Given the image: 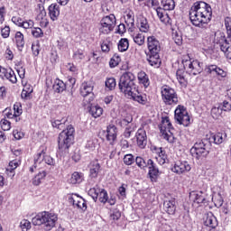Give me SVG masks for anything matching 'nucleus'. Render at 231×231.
<instances>
[{
	"label": "nucleus",
	"mask_w": 231,
	"mask_h": 231,
	"mask_svg": "<svg viewBox=\"0 0 231 231\" xmlns=\"http://www.w3.org/2000/svg\"><path fill=\"white\" fill-rule=\"evenodd\" d=\"M134 74L132 72H125L119 80V89L128 98H132L134 102L145 106L147 104V96L140 94L138 87L134 84Z\"/></svg>",
	"instance_id": "obj_1"
},
{
	"label": "nucleus",
	"mask_w": 231,
	"mask_h": 231,
	"mask_svg": "<svg viewBox=\"0 0 231 231\" xmlns=\"http://www.w3.org/2000/svg\"><path fill=\"white\" fill-rule=\"evenodd\" d=\"M189 19L193 26L201 28L212 19V7L205 2H196L189 10Z\"/></svg>",
	"instance_id": "obj_2"
},
{
	"label": "nucleus",
	"mask_w": 231,
	"mask_h": 231,
	"mask_svg": "<svg viewBox=\"0 0 231 231\" xmlns=\"http://www.w3.org/2000/svg\"><path fill=\"white\" fill-rule=\"evenodd\" d=\"M58 219L59 217L54 213L43 211L32 217V223L35 226L42 225L44 230L50 231L55 228V223H57Z\"/></svg>",
	"instance_id": "obj_3"
},
{
	"label": "nucleus",
	"mask_w": 231,
	"mask_h": 231,
	"mask_svg": "<svg viewBox=\"0 0 231 231\" xmlns=\"http://www.w3.org/2000/svg\"><path fill=\"white\" fill-rule=\"evenodd\" d=\"M33 162V165L29 169L30 172H35L36 171L42 169L45 164L51 166L55 165V161L53 158H51L50 155H46V148L44 146H42L38 152L34 155Z\"/></svg>",
	"instance_id": "obj_4"
},
{
	"label": "nucleus",
	"mask_w": 231,
	"mask_h": 231,
	"mask_svg": "<svg viewBox=\"0 0 231 231\" xmlns=\"http://www.w3.org/2000/svg\"><path fill=\"white\" fill-rule=\"evenodd\" d=\"M74 134L75 128H73L71 125H69L67 129L63 130L59 134L58 147L60 152H68L69 147H71V144L73 143V139L75 138L73 135Z\"/></svg>",
	"instance_id": "obj_5"
},
{
	"label": "nucleus",
	"mask_w": 231,
	"mask_h": 231,
	"mask_svg": "<svg viewBox=\"0 0 231 231\" xmlns=\"http://www.w3.org/2000/svg\"><path fill=\"white\" fill-rule=\"evenodd\" d=\"M162 8L157 7L155 9L156 14L159 17L161 23L166 26H172V19L165 12H171L176 8V2L174 0H162Z\"/></svg>",
	"instance_id": "obj_6"
},
{
	"label": "nucleus",
	"mask_w": 231,
	"mask_h": 231,
	"mask_svg": "<svg viewBox=\"0 0 231 231\" xmlns=\"http://www.w3.org/2000/svg\"><path fill=\"white\" fill-rule=\"evenodd\" d=\"M182 65L189 75H199L203 71V63L199 62L198 60L190 58L189 55H184L182 57Z\"/></svg>",
	"instance_id": "obj_7"
},
{
	"label": "nucleus",
	"mask_w": 231,
	"mask_h": 231,
	"mask_svg": "<svg viewBox=\"0 0 231 231\" xmlns=\"http://www.w3.org/2000/svg\"><path fill=\"white\" fill-rule=\"evenodd\" d=\"M162 97L164 104L166 106H176L178 105V94H176V90L174 88L165 85L162 88Z\"/></svg>",
	"instance_id": "obj_8"
},
{
	"label": "nucleus",
	"mask_w": 231,
	"mask_h": 231,
	"mask_svg": "<svg viewBox=\"0 0 231 231\" xmlns=\"http://www.w3.org/2000/svg\"><path fill=\"white\" fill-rule=\"evenodd\" d=\"M115 26H116V17H115V14L106 15L100 21L99 33L107 35L115 30Z\"/></svg>",
	"instance_id": "obj_9"
},
{
	"label": "nucleus",
	"mask_w": 231,
	"mask_h": 231,
	"mask_svg": "<svg viewBox=\"0 0 231 231\" xmlns=\"http://www.w3.org/2000/svg\"><path fill=\"white\" fill-rule=\"evenodd\" d=\"M161 133H162V136L164 140H167L169 143H173L174 135L172 131L174 128L172 127V124L168 116L162 117V124L160 125Z\"/></svg>",
	"instance_id": "obj_10"
},
{
	"label": "nucleus",
	"mask_w": 231,
	"mask_h": 231,
	"mask_svg": "<svg viewBox=\"0 0 231 231\" xmlns=\"http://www.w3.org/2000/svg\"><path fill=\"white\" fill-rule=\"evenodd\" d=\"M174 113L175 121L180 124V125H183L184 127L190 125V116H189V112H187L185 106L179 105Z\"/></svg>",
	"instance_id": "obj_11"
},
{
	"label": "nucleus",
	"mask_w": 231,
	"mask_h": 231,
	"mask_svg": "<svg viewBox=\"0 0 231 231\" xmlns=\"http://www.w3.org/2000/svg\"><path fill=\"white\" fill-rule=\"evenodd\" d=\"M133 116H128L125 118L121 119L118 124L121 127H126L125 130V138H130L131 134L136 131V125L132 124ZM128 125V126H127Z\"/></svg>",
	"instance_id": "obj_12"
},
{
	"label": "nucleus",
	"mask_w": 231,
	"mask_h": 231,
	"mask_svg": "<svg viewBox=\"0 0 231 231\" xmlns=\"http://www.w3.org/2000/svg\"><path fill=\"white\" fill-rule=\"evenodd\" d=\"M190 153L192 154L193 158L199 160L201 156H207L208 152L207 151L205 143H203V141H199L190 149Z\"/></svg>",
	"instance_id": "obj_13"
},
{
	"label": "nucleus",
	"mask_w": 231,
	"mask_h": 231,
	"mask_svg": "<svg viewBox=\"0 0 231 231\" xmlns=\"http://www.w3.org/2000/svg\"><path fill=\"white\" fill-rule=\"evenodd\" d=\"M68 201L69 203L73 205V207H75L76 208H79L80 210H87L88 208L86 199L77 194L69 195Z\"/></svg>",
	"instance_id": "obj_14"
},
{
	"label": "nucleus",
	"mask_w": 231,
	"mask_h": 231,
	"mask_svg": "<svg viewBox=\"0 0 231 231\" xmlns=\"http://www.w3.org/2000/svg\"><path fill=\"white\" fill-rule=\"evenodd\" d=\"M191 169L190 164L187 161H176L171 171L175 174H185V172H189Z\"/></svg>",
	"instance_id": "obj_15"
},
{
	"label": "nucleus",
	"mask_w": 231,
	"mask_h": 231,
	"mask_svg": "<svg viewBox=\"0 0 231 231\" xmlns=\"http://www.w3.org/2000/svg\"><path fill=\"white\" fill-rule=\"evenodd\" d=\"M148 53H160L162 51V46L160 41L154 36H149L147 38Z\"/></svg>",
	"instance_id": "obj_16"
},
{
	"label": "nucleus",
	"mask_w": 231,
	"mask_h": 231,
	"mask_svg": "<svg viewBox=\"0 0 231 231\" xmlns=\"http://www.w3.org/2000/svg\"><path fill=\"white\" fill-rule=\"evenodd\" d=\"M207 69L208 73H210V75H216L218 80L226 79V76L228 75L226 71L219 68L217 65H208Z\"/></svg>",
	"instance_id": "obj_17"
},
{
	"label": "nucleus",
	"mask_w": 231,
	"mask_h": 231,
	"mask_svg": "<svg viewBox=\"0 0 231 231\" xmlns=\"http://www.w3.org/2000/svg\"><path fill=\"white\" fill-rule=\"evenodd\" d=\"M135 136L138 147L145 149L147 145V133L143 128H139Z\"/></svg>",
	"instance_id": "obj_18"
},
{
	"label": "nucleus",
	"mask_w": 231,
	"mask_h": 231,
	"mask_svg": "<svg viewBox=\"0 0 231 231\" xmlns=\"http://www.w3.org/2000/svg\"><path fill=\"white\" fill-rule=\"evenodd\" d=\"M204 225L205 226H208V228H211L214 230L218 225L217 218L216 216H214L213 212H208L205 214L204 216Z\"/></svg>",
	"instance_id": "obj_19"
},
{
	"label": "nucleus",
	"mask_w": 231,
	"mask_h": 231,
	"mask_svg": "<svg viewBox=\"0 0 231 231\" xmlns=\"http://www.w3.org/2000/svg\"><path fill=\"white\" fill-rule=\"evenodd\" d=\"M148 169H149V176L152 180V181H156L159 174L160 170L156 166V163H154L153 160L149 159L147 162Z\"/></svg>",
	"instance_id": "obj_20"
},
{
	"label": "nucleus",
	"mask_w": 231,
	"mask_h": 231,
	"mask_svg": "<svg viewBox=\"0 0 231 231\" xmlns=\"http://www.w3.org/2000/svg\"><path fill=\"white\" fill-rule=\"evenodd\" d=\"M147 61L149 62L150 66L153 68H160L162 64V60H160V52H147Z\"/></svg>",
	"instance_id": "obj_21"
},
{
	"label": "nucleus",
	"mask_w": 231,
	"mask_h": 231,
	"mask_svg": "<svg viewBox=\"0 0 231 231\" xmlns=\"http://www.w3.org/2000/svg\"><path fill=\"white\" fill-rule=\"evenodd\" d=\"M116 126L115 125H109L106 128V140L110 145H113L116 141Z\"/></svg>",
	"instance_id": "obj_22"
},
{
	"label": "nucleus",
	"mask_w": 231,
	"mask_h": 231,
	"mask_svg": "<svg viewBox=\"0 0 231 231\" xmlns=\"http://www.w3.org/2000/svg\"><path fill=\"white\" fill-rule=\"evenodd\" d=\"M155 151L157 154L155 158L159 165H165V163H169V158L167 157V153L165 152V151H163L162 148H156Z\"/></svg>",
	"instance_id": "obj_23"
},
{
	"label": "nucleus",
	"mask_w": 231,
	"mask_h": 231,
	"mask_svg": "<svg viewBox=\"0 0 231 231\" xmlns=\"http://www.w3.org/2000/svg\"><path fill=\"white\" fill-rule=\"evenodd\" d=\"M163 208L167 214L173 216L176 212V199H171L170 200H165L163 203Z\"/></svg>",
	"instance_id": "obj_24"
},
{
	"label": "nucleus",
	"mask_w": 231,
	"mask_h": 231,
	"mask_svg": "<svg viewBox=\"0 0 231 231\" xmlns=\"http://www.w3.org/2000/svg\"><path fill=\"white\" fill-rule=\"evenodd\" d=\"M49 14L51 21H57V19H59V15H60V6L57 4H51L49 6Z\"/></svg>",
	"instance_id": "obj_25"
},
{
	"label": "nucleus",
	"mask_w": 231,
	"mask_h": 231,
	"mask_svg": "<svg viewBox=\"0 0 231 231\" xmlns=\"http://www.w3.org/2000/svg\"><path fill=\"white\" fill-rule=\"evenodd\" d=\"M214 42L216 44H219L220 49L222 47L225 46V44L230 42V40L226 37H225V33L221 32H217L215 33V37H214Z\"/></svg>",
	"instance_id": "obj_26"
},
{
	"label": "nucleus",
	"mask_w": 231,
	"mask_h": 231,
	"mask_svg": "<svg viewBox=\"0 0 231 231\" xmlns=\"http://www.w3.org/2000/svg\"><path fill=\"white\" fill-rule=\"evenodd\" d=\"M210 142H214L217 145H221L223 142L226 141V133H217V134H212L209 137Z\"/></svg>",
	"instance_id": "obj_27"
},
{
	"label": "nucleus",
	"mask_w": 231,
	"mask_h": 231,
	"mask_svg": "<svg viewBox=\"0 0 231 231\" xmlns=\"http://www.w3.org/2000/svg\"><path fill=\"white\" fill-rule=\"evenodd\" d=\"M137 79L139 81V84L143 86V88H147L149 86H151V80L149 79V76L144 71H140L137 74Z\"/></svg>",
	"instance_id": "obj_28"
},
{
	"label": "nucleus",
	"mask_w": 231,
	"mask_h": 231,
	"mask_svg": "<svg viewBox=\"0 0 231 231\" xmlns=\"http://www.w3.org/2000/svg\"><path fill=\"white\" fill-rule=\"evenodd\" d=\"M82 181H84V174L79 171H74L69 180V183H71V185H77V183H82Z\"/></svg>",
	"instance_id": "obj_29"
},
{
	"label": "nucleus",
	"mask_w": 231,
	"mask_h": 231,
	"mask_svg": "<svg viewBox=\"0 0 231 231\" xmlns=\"http://www.w3.org/2000/svg\"><path fill=\"white\" fill-rule=\"evenodd\" d=\"M93 93V85L89 82H83L80 87V95L88 97Z\"/></svg>",
	"instance_id": "obj_30"
},
{
	"label": "nucleus",
	"mask_w": 231,
	"mask_h": 231,
	"mask_svg": "<svg viewBox=\"0 0 231 231\" xmlns=\"http://www.w3.org/2000/svg\"><path fill=\"white\" fill-rule=\"evenodd\" d=\"M189 198L194 203H203L205 201V197H203V192L201 191H192L189 193Z\"/></svg>",
	"instance_id": "obj_31"
},
{
	"label": "nucleus",
	"mask_w": 231,
	"mask_h": 231,
	"mask_svg": "<svg viewBox=\"0 0 231 231\" xmlns=\"http://www.w3.org/2000/svg\"><path fill=\"white\" fill-rule=\"evenodd\" d=\"M16 46L20 51H23V48H24V34L21 32H16L14 35Z\"/></svg>",
	"instance_id": "obj_32"
},
{
	"label": "nucleus",
	"mask_w": 231,
	"mask_h": 231,
	"mask_svg": "<svg viewBox=\"0 0 231 231\" xmlns=\"http://www.w3.org/2000/svg\"><path fill=\"white\" fill-rule=\"evenodd\" d=\"M125 23L128 26L129 30H133L134 28V13L129 11L125 15Z\"/></svg>",
	"instance_id": "obj_33"
},
{
	"label": "nucleus",
	"mask_w": 231,
	"mask_h": 231,
	"mask_svg": "<svg viewBox=\"0 0 231 231\" xmlns=\"http://www.w3.org/2000/svg\"><path fill=\"white\" fill-rule=\"evenodd\" d=\"M52 88L55 93H62L66 90V83L60 79H55Z\"/></svg>",
	"instance_id": "obj_34"
},
{
	"label": "nucleus",
	"mask_w": 231,
	"mask_h": 231,
	"mask_svg": "<svg viewBox=\"0 0 231 231\" xmlns=\"http://www.w3.org/2000/svg\"><path fill=\"white\" fill-rule=\"evenodd\" d=\"M100 172V163L98 161H94L90 162V176L92 178H97Z\"/></svg>",
	"instance_id": "obj_35"
},
{
	"label": "nucleus",
	"mask_w": 231,
	"mask_h": 231,
	"mask_svg": "<svg viewBox=\"0 0 231 231\" xmlns=\"http://www.w3.org/2000/svg\"><path fill=\"white\" fill-rule=\"evenodd\" d=\"M221 115H223V109L221 108V104H217L211 108V116L215 120H217V118H219Z\"/></svg>",
	"instance_id": "obj_36"
},
{
	"label": "nucleus",
	"mask_w": 231,
	"mask_h": 231,
	"mask_svg": "<svg viewBox=\"0 0 231 231\" xmlns=\"http://www.w3.org/2000/svg\"><path fill=\"white\" fill-rule=\"evenodd\" d=\"M5 79L12 82V84L17 83V76H15V72L12 69H6Z\"/></svg>",
	"instance_id": "obj_37"
},
{
	"label": "nucleus",
	"mask_w": 231,
	"mask_h": 231,
	"mask_svg": "<svg viewBox=\"0 0 231 231\" xmlns=\"http://www.w3.org/2000/svg\"><path fill=\"white\" fill-rule=\"evenodd\" d=\"M89 113L90 115H92L94 118H98V116H102V113H104V109H102V107L98 106H90Z\"/></svg>",
	"instance_id": "obj_38"
},
{
	"label": "nucleus",
	"mask_w": 231,
	"mask_h": 231,
	"mask_svg": "<svg viewBox=\"0 0 231 231\" xmlns=\"http://www.w3.org/2000/svg\"><path fill=\"white\" fill-rule=\"evenodd\" d=\"M119 51L124 52L129 50V40L127 38H122L117 44Z\"/></svg>",
	"instance_id": "obj_39"
},
{
	"label": "nucleus",
	"mask_w": 231,
	"mask_h": 231,
	"mask_svg": "<svg viewBox=\"0 0 231 231\" xmlns=\"http://www.w3.org/2000/svg\"><path fill=\"white\" fill-rule=\"evenodd\" d=\"M176 77L180 86H187V79H185V70L178 69L176 72Z\"/></svg>",
	"instance_id": "obj_40"
},
{
	"label": "nucleus",
	"mask_w": 231,
	"mask_h": 231,
	"mask_svg": "<svg viewBox=\"0 0 231 231\" xmlns=\"http://www.w3.org/2000/svg\"><path fill=\"white\" fill-rule=\"evenodd\" d=\"M46 178V171H40L35 177L32 179V184L38 186L41 185L42 180Z\"/></svg>",
	"instance_id": "obj_41"
},
{
	"label": "nucleus",
	"mask_w": 231,
	"mask_h": 231,
	"mask_svg": "<svg viewBox=\"0 0 231 231\" xmlns=\"http://www.w3.org/2000/svg\"><path fill=\"white\" fill-rule=\"evenodd\" d=\"M138 28L140 32H143V33H147L149 32V23L147 22V19L143 18L139 21Z\"/></svg>",
	"instance_id": "obj_42"
},
{
	"label": "nucleus",
	"mask_w": 231,
	"mask_h": 231,
	"mask_svg": "<svg viewBox=\"0 0 231 231\" xmlns=\"http://www.w3.org/2000/svg\"><path fill=\"white\" fill-rule=\"evenodd\" d=\"M220 50L221 51H223V53H225L226 59L231 60V41L225 43V45L222 48H220Z\"/></svg>",
	"instance_id": "obj_43"
},
{
	"label": "nucleus",
	"mask_w": 231,
	"mask_h": 231,
	"mask_svg": "<svg viewBox=\"0 0 231 231\" xmlns=\"http://www.w3.org/2000/svg\"><path fill=\"white\" fill-rule=\"evenodd\" d=\"M133 39L135 44H138V46H143V44H145V36L142 33H136L133 36Z\"/></svg>",
	"instance_id": "obj_44"
},
{
	"label": "nucleus",
	"mask_w": 231,
	"mask_h": 231,
	"mask_svg": "<svg viewBox=\"0 0 231 231\" xmlns=\"http://www.w3.org/2000/svg\"><path fill=\"white\" fill-rule=\"evenodd\" d=\"M120 62H122V58H120V55L115 54L109 61V66L110 68H116Z\"/></svg>",
	"instance_id": "obj_45"
},
{
	"label": "nucleus",
	"mask_w": 231,
	"mask_h": 231,
	"mask_svg": "<svg viewBox=\"0 0 231 231\" xmlns=\"http://www.w3.org/2000/svg\"><path fill=\"white\" fill-rule=\"evenodd\" d=\"M172 39L178 46H181V44H183V37L181 36L180 32H178L177 31L173 32Z\"/></svg>",
	"instance_id": "obj_46"
},
{
	"label": "nucleus",
	"mask_w": 231,
	"mask_h": 231,
	"mask_svg": "<svg viewBox=\"0 0 231 231\" xmlns=\"http://www.w3.org/2000/svg\"><path fill=\"white\" fill-rule=\"evenodd\" d=\"M14 116H15V120L17 122V116H21V115H23V106L21 105L20 102H16L14 105Z\"/></svg>",
	"instance_id": "obj_47"
},
{
	"label": "nucleus",
	"mask_w": 231,
	"mask_h": 231,
	"mask_svg": "<svg viewBox=\"0 0 231 231\" xmlns=\"http://www.w3.org/2000/svg\"><path fill=\"white\" fill-rule=\"evenodd\" d=\"M105 86L106 88H107V89L113 91V89L116 88V79H115L114 78L107 79L105 82Z\"/></svg>",
	"instance_id": "obj_48"
},
{
	"label": "nucleus",
	"mask_w": 231,
	"mask_h": 231,
	"mask_svg": "<svg viewBox=\"0 0 231 231\" xmlns=\"http://www.w3.org/2000/svg\"><path fill=\"white\" fill-rule=\"evenodd\" d=\"M21 165V161L19 159H14L9 162V168H7V171H10V172H14L17 167Z\"/></svg>",
	"instance_id": "obj_49"
},
{
	"label": "nucleus",
	"mask_w": 231,
	"mask_h": 231,
	"mask_svg": "<svg viewBox=\"0 0 231 231\" xmlns=\"http://www.w3.org/2000/svg\"><path fill=\"white\" fill-rule=\"evenodd\" d=\"M98 198L100 203H107V199H109V197L107 196V191L106 189H99L98 192Z\"/></svg>",
	"instance_id": "obj_50"
},
{
	"label": "nucleus",
	"mask_w": 231,
	"mask_h": 231,
	"mask_svg": "<svg viewBox=\"0 0 231 231\" xmlns=\"http://www.w3.org/2000/svg\"><path fill=\"white\" fill-rule=\"evenodd\" d=\"M99 192H100V189L98 187L92 188L88 190V196H91L92 199H94V201H97V199H98Z\"/></svg>",
	"instance_id": "obj_51"
},
{
	"label": "nucleus",
	"mask_w": 231,
	"mask_h": 231,
	"mask_svg": "<svg viewBox=\"0 0 231 231\" xmlns=\"http://www.w3.org/2000/svg\"><path fill=\"white\" fill-rule=\"evenodd\" d=\"M32 35L35 37V39H39L43 37L44 32H42V29L39 27H34L32 29Z\"/></svg>",
	"instance_id": "obj_52"
},
{
	"label": "nucleus",
	"mask_w": 231,
	"mask_h": 231,
	"mask_svg": "<svg viewBox=\"0 0 231 231\" xmlns=\"http://www.w3.org/2000/svg\"><path fill=\"white\" fill-rule=\"evenodd\" d=\"M97 139H89L87 142L86 148L88 149V151H95L97 149Z\"/></svg>",
	"instance_id": "obj_53"
},
{
	"label": "nucleus",
	"mask_w": 231,
	"mask_h": 231,
	"mask_svg": "<svg viewBox=\"0 0 231 231\" xmlns=\"http://www.w3.org/2000/svg\"><path fill=\"white\" fill-rule=\"evenodd\" d=\"M225 25L227 32V39L231 42V18L230 17H226L225 19Z\"/></svg>",
	"instance_id": "obj_54"
},
{
	"label": "nucleus",
	"mask_w": 231,
	"mask_h": 231,
	"mask_svg": "<svg viewBox=\"0 0 231 231\" xmlns=\"http://www.w3.org/2000/svg\"><path fill=\"white\" fill-rule=\"evenodd\" d=\"M20 226L23 231H28L32 228V223L29 220L23 219L21 221Z\"/></svg>",
	"instance_id": "obj_55"
},
{
	"label": "nucleus",
	"mask_w": 231,
	"mask_h": 231,
	"mask_svg": "<svg viewBox=\"0 0 231 231\" xmlns=\"http://www.w3.org/2000/svg\"><path fill=\"white\" fill-rule=\"evenodd\" d=\"M212 200L214 201L216 207H223V198L221 197V195L217 194L214 196L212 198Z\"/></svg>",
	"instance_id": "obj_56"
},
{
	"label": "nucleus",
	"mask_w": 231,
	"mask_h": 231,
	"mask_svg": "<svg viewBox=\"0 0 231 231\" xmlns=\"http://www.w3.org/2000/svg\"><path fill=\"white\" fill-rule=\"evenodd\" d=\"M0 125H1V128L3 129V131H10V128H11L10 121H8L6 119H2L0 121Z\"/></svg>",
	"instance_id": "obj_57"
},
{
	"label": "nucleus",
	"mask_w": 231,
	"mask_h": 231,
	"mask_svg": "<svg viewBox=\"0 0 231 231\" xmlns=\"http://www.w3.org/2000/svg\"><path fill=\"white\" fill-rule=\"evenodd\" d=\"M135 163L138 167H140V169H145V167L148 165L147 162H145V160H143L142 157H136Z\"/></svg>",
	"instance_id": "obj_58"
},
{
	"label": "nucleus",
	"mask_w": 231,
	"mask_h": 231,
	"mask_svg": "<svg viewBox=\"0 0 231 231\" xmlns=\"http://www.w3.org/2000/svg\"><path fill=\"white\" fill-rule=\"evenodd\" d=\"M124 163L125 165H133V163H134V156H133V154L125 155Z\"/></svg>",
	"instance_id": "obj_59"
},
{
	"label": "nucleus",
	"mask_w": 231,
	"mask_h": 231,
	"mask_svg": "<svg viewBox=\"0 0 231 231\" xmlns=\"http://www.w3.org/2000/svg\"><path fill=\"white\" fill-rule=\"evenodd\" d=\"M12 23H14V24H16V26H20V28H22L24 20H23V18H21L20 16H13Z\"/></svg>",
	"instance_id": "obj_60"
},
{
	"label": "nucleus",
	"mask_w": 231,
	"mask_h": 231,
	"mask_svg": "<svg viewBox=\"0 0 231 231\" xmlns=\"http://www.w3.org/2000/svg\"><path fill=\"white\" fill-rule=\"evenodd\" d=\"M33 20H25L22 24V28H24V30H30L32 28L33 29Z\"/></svg>",
	"instance_id": "obj_61"
},
{
	"label": "nucleus",
	"mask_w": 231,
	"mask_h": 231,
	"mask_svg": "<svg viewBox=\"0 0 231 231\" xmlns=\"http://www.w3.org/2000/svg\"><path fill=\"white\" fill-rule=\"evenodd\" d=\"M64 122H66V120L64 119L54 120L52 121V127H56L57 129H62V127H64Z\"/></svg>",
	"instance_id": "obj_62"
},
{
	"label": "nucleus",
	"mask_w": 231,
	"mask_h": 231,
	"mask_svg": "<svg viewBox=\"0 0 231 231\" xmlns=\"http://www.w3.org/2000/svg\"><path fill=\"white\" fill-rule=\"evenodd\" d=\"M222 111H225L226 113H230L231 111V104L228 101H223L221 105Z\"/></svg>",
	"instance_id": "obj_63"
},
{
	"label": "nucleus",
	"mask_w": 231,
	"mask_h": 231,
	"mask_svg": "<svg viewBox=\"0 0 231 231\" xmlns=\"http://www.w3.org/2000/svg\"><path fill=\"white\" fill-rule=\"evenodd\" d=\"M1 35L4 39H8L10 37V27L5 26L1 30Z\"/></svg>",
	"instance_id": "obj_64"
}]
</instances>
